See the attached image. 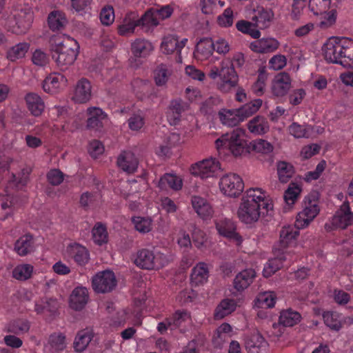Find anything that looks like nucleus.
I'll use <instances>...</instances> for the list:
<instances>
[{"label": "nucleus", "mask_w": 353, "mask_h": 353, "mask_svg": "<svg viewBox=\"0 0 353 353\" xmlns=\"http://www.w3.org/2000/svg\"><path fill=\"white\" fill-rule=\"evenodd\" d=\"M174 329L181 326L190 318V313L185 310H178L171 316L168 317Z\"/></svg>", "instance_id": "680f3d73"}, {"label": "nucleus", "mask_w": 353, "mask_h": 353, "mask_svg": "<svg viewBox=\"0 0 353 353\" xmlns=\"http://www.w3.org/2000/svg\"><path fill=\"white\" fill-rule=\"evenodd\" d=\"M34 268L30 264H21L16 266L12 271V276L19 281H26L32 274Z\"/></svg>", "instance_id": "864d4df0"}, {"label": "nucleus", "mask_w": 353, "mask_h": 353, "mask_svg": "<svg viewBox=\"0 0 353 353\" xmlns=\"http://www.w3.org/2000/svg\"><path fill=\"white\" fill-rule=\"evenodd\" d=\"M114 10L112 6L108 5L102 8L99 13V19L102 25L109 26L114 21Z\"/></svg>", "instance_id": "052dcab7"}, {"label": "nucleus", "mask_w": 353, "mask_h": 353, "mask_svg": "<svg viewBox=\"0 0 353 353\" xmlns=\"http://www.w3.org/2000/svg\"><path fill=\"white\" fill-rule=\"evenodd\" d=\"M352 216L349 202L345 201L332 219L325 223V230L330 232L336 229H345L351 224Z\"/></svg>", "instance_id": "9d476101"}, {"label": "nucleus", "mask_w": 353, "mask_h": 353, "mask_svg": "<svg viewBox=\"0 0 353 353\" xmlns=\"http://www.w3.org/2000/svg\"><path fill=\"white\" fill-rule=\"evenodd\" d=\"M172 74V67L165 63L157 65L153 71L155 84L159 87L165 86Z\"/></svg>", "instance_id": "4c0bfd02"}, {"label": "nucleus", "mask_w": 353, "mask_h": 353, "mask_svg": "<svg viewBox=\"0 0 353 353\" xmlns=\"http://www.w3.org/2000/svg\"><path fill=\"white\" fill-rule=\"evenodd\" d=\"M301 192V186L295 183H290L284 193V200L288 205H293L298 199Z\"/></svg>", "instance_id": "4d7b16f0"}, {"label": "nucleus", "mask_w": 353, "mask_h": 353, "mask_svg": "<svg viewBox=\"0 0 353 353\" xmlns=\"http://www.w3.org/2000/svg\"><path fill=\"white\" fill-rule=\"evenodd\" d=\"M88 301V291L86 288H75L70 297V306L75 310L83 309Z\"/></svg>", "instance_id": "7c9ffc66"}, {"label": "nucleus", "mask_w": 353, "mask_h": 353, "mask_svg": "<svg viewBox=\"0 0 353 353\" xmlns=\"http://www.w3.org/2000/svg\"><path fill=\"white\" fill-rule=\"evenodd\" d=\"M48 22L50 28L53 30H59L67 23L65 14L59 10H54L50 13Z\"/></svg>", "instance_id": "09e8293b"}, {"label": "nucleus", "mask_w": 353, "mask_h": 353, "mask_svg": "<svg viewBox=\"0 0 353 353\" xmlns=\"http://www.w3.org/2000/svg\"><path fill=\"white\" fill-rule=\"evenodd\" d=\"M219 187L225 195L230 197H237L244 189V183L239 174L230 172L221 178Z\"/></svg>", "instance_id": "9b49d317"}, {"label": "nucleus", "mask_w": 353, "mask_h": 353, "mask_svg": "<svg viewBox=\"0 0 353 353\" xmlns=\"http://www.w3.org/2000/svg\"><path fill=\"white\" fill-rule=\"evenodd\" d=\"M24 99L26 107L32 116L39 117L41 115L45 109V103L38 94L28 92L26 94Z\"/></svg>", "instance_id": "b1692460"}, {"label": "nucleus", "mask_w": 353, "mask_h": 353, "mask_svg": "<svg viewBox=\"0 0 353 353\" xmlns=\"http://www.w3.org/2000/svg\"><path fill=\"white\" fill-rule=\"evenodd\" d=\"M252 148L254 151L262 154H270L273 151V145L264 139H256L252 142Z\"/></svg>", "instance_id": "69168bd1"}, {"label": "nucleus", "mask_w": 353, "mask_h": 353, "mask_svg": "<svg viewBox=\"0 0 353 353\" xmlns=\"http://www.w3.org/2000/svg\"><path fill=\"white\" fill-rule=\"evenodd\" d=\"M236 28L239 31L249 34L254 39H259L261 36L260 31L257 29L253 21H239L236 24Z\"/></svg>", "instance_id": "3c124183"}, {"label": "nucleus", "mask_w": 353, "mask_h": 353, "mask_svg": "<svg viewBox=\"0 0 353 353\" xmlns=\"http://www.w3.org/2000/svg\"><path fill=\"white\" fill-rule=\"evenodd\" d=\"M91 97V85L87 79L79 80L75 88L72 99L79 103H86Z\"/></svg>", "instance_id": "e433bc0d"}, {"label": "nucleus", "mask_w": 353, "mask_h": 353, "mask_svg": "<svg viewBox=\"0 0 353 353\" xmlns=\"http://www.w3.org/2000/svg\"><path fill=\"white\" fill-rule=\"evenodd\" d=\"M152 222V219L149 217L133 216L132 218V223L134 225L136 230L143 234L151 231Z\"/></svg>", "instance_id": "13d9d810"}, {"label": "nucleus", "mask_w": 353, "mask_h": 353, "mask_svg": "<svg viewBox=\"0 0 353 353\" xmlns=\"http://www.w3.org/2000/svg\"><path fill=\"white\" fill-rule=\"evenodd\" d=\"M58 309V303L56 299L44 298L37 301L34 305V311L37 314H41L46 317H50L55 314Z\"/></svg>", "instance_id": "c756f323"}, {"label": "nucleus", "mask_w": 353, "mask_h": 353, "mask_svg": "<svg viewBox=\"0 0 353 353\" xmlns=\"http://www.w3.org/2000/svg\"><path fill=\"white\" fill-rule=\"evenodd\" d=\"M279 46V41L271 37L263 38L251 43V49L259 53H268L276 50Z\"/></svg>", "instance_id": "f704fd0d"}, {"label": "nucleus", "mask_w": 353, "mask_h": 353, "mask_svg": "<svg viewBox=\"0 0 353 353\" xmlns=\"http://www.w3.org/2000/svg\"><path fill=\"white\" fill-rule=\"evenodd\" d=\"M220 81L218 82V88L222 92L227 93L237 86L239 77L236 70L223 62L219 71Z\"/></svg>", "instance_id": "2eb2a0df"}, {"label": "nucleus", "mask_w": 353, "mask_h": 353, "mask_svg": "<svg viewBox=\"0 0 353 353\" xmlns=\"http://www.w3.org/2000/svg\"><path fill=\"white\" fill-rule=\"evenodd\" d=\"M353 41L347 37H332L323 45L322 50L325 59L330 63H337L344 68L353 65Z\"/></svg>", "instance_id": "f03ea898"}, {"label": "nucleus", "mask_w": 353, "mask_h": 353, "mask_svg": "<svg viewBox=\"0 0 353 353\" xmlns=\"http://www.w3.org/2000/svg\"><path fill=\"white\" fill-rule=\"evenodd\" d=\"M276 295L272 291L261 292L256 296L255 305L261 308H272L275 305Z\"/></svg>", "instance_id": "49530a36"}, {"label": "nucleus", "mask_w": 353, "mask_h": 353, "mask_svg": "<svg viewBox=\"0 0 353 353\" xmlns=\"http://www.w3.org/2000/svg\"><path fill=\"white\" fill-rule=\"evenodd\" d=\"M236 307V302L234 299H225L217 305L214 312V318L221 319L233 312Z\"/></svg>", "instance_id": "c03bdc74"}, {"label": "nucleus", "mask_w": 353, "mask_h": 353, "mask_svg": "<svg viewBox=\"0 0 353 353\" xmlns=\"http://www.w3.org/2000/svg\"><path fill=\"white\" fill-rule=\"evenodd\" d=\"M209 277L208 265L204 262H199L192 270L190 281L192 285H203Z\"/></svg>", "instance_id": "72a5a7b5"}, {"label": "nucleus", "mask_w": 353, "mask_h": 353, "mask_svg": "<svg viewBox=\"0 0 353 353\" xmlns=\"http://www.w3.org/2000/svg\"><path fill=\"white\" fill-rule=\"evenodd\" d=\"M301 315L299 312L292 308H288L281 311L279 322L284 327H292L298 324L301 321Z\"/></svg>", "instance_id": "a19ab883"}, {"label": "nucleus", "mask_w": 353, "mask_h": 353, "mask_svg": "<svg viewBox=\"0 0 353 353\" xmlns=\"http://www.w3.org/2000/svg\"><path fill=\"white\" fill-rule=\"evenodd\" d=\"M291 88V79L286 72L278 74L272 84V92L277 97L285 95Z\"/></svg>", "instance_id": "bb28decb"}, {"label": "nucleus", "mask_w": 353, "mask_h": 353, "mask_svg": "<svg viewBox=\"0 0 353 353\" xmlns=\"http://www.w3.org/2000/svg\"><path fill=\"white\" fill-rule=\"evenodd\" d=\"M87 112L89 115L87 120L88 128L101 132L108 122L107 114L101 108L97 107L89 108Z\"/></svg>", "instance_id": "412c9836"}, {"label": "nucleus", "mask_w": 353, "mask_h": 353, "mask_svg": "<svg viewBox=\"0 0 353 353\" xmlns=\"http://www.w3.org/2000/svg\"><path fill=\"white\" fill-rule=\"evenodd\" d=\"M299 229L296 226V223L294 226L285 225L282 228L280 232V247L281 251L296 243V237L299 234Z\"/></svg>", "instance_id": "393cba45"}, {"label": "nucleus", "mask_w": 353, "mask_h": 353, "mask_svg": "<svg viewBox=\"0 0 353 353\" xmlns=\"http://www.w3.org/2000/svg\"><path fill=\"white\" fill-rule=\"evenodd\" d=\"M274 16V12L271 9L259 8L254 11L252 21L257 28L263 30L270 27Z\"/></svg>", "instance_id": "a878e982"}, {"label": "nucleus", "mask_w": 353, "mask_h": 353, "mask_svg": "<svg viewBox=\"0 0 353 353\" xmlns=\"http://www.w3.org/2000/svg\"><path fill=\"white\" fill-rule=\"evenodd\" d=\"M66 337L63 333L54 332L50 334L48 343L51 348L57 352L63 351L66 347Z\"/></svg>", "instance_id": "603ef678"}, {"label": "nucleus", "mask_w": 353, "mask_h": 353, "mask_svg": "<svg viewBox=\"0 0 353 353\" xmlns=\"http://www.w3.org/2000/svg\"><path fill=\"white\" fill-rule=\"evenodd\" d=\"M93 338V334L90 330H82L76 334L74 342L73 348L75 352L82 353L88 347Z\"/></svg>", "instance_id": "ea45409f"}, {"label": "nucleus", "mask_w": 353, "mask_h": 353, "mask_svg": "<svg viewBox=\"0 0 353 353\" xmlns=\"http://www.w3.org/2000/svg\"><path fill=\"white\" fill-rule=\"evenodd\" d=\"M67 79L61 73H52L43 82V89L46 92L54 94L66 85Z\"/></svg>", "instance_id": "5701e85b"}, {"label": "nucleus", "mask_w": 353, "mask_h": 353, "mask_svg": "<svg viewBox=\"0 0 353 353\" xmlns=\"http://www.w3.org/2000/svg\"><path fill=\"white\" fill-rule=\"evenodd\" d=\"M262 103L261 99H256L245 103L238 109H222L219 112V118L223 125L234 127L256 113L261 107Z\"/></svg>", "instance_id": "39448f33"}, {"label": "nucleus", "mask_w": 353, "mask_h": 353, "mask_svg": "<svg viewBox=\"0 0 353 353\" xmlns=\"http://www.w3.org/2000/svg\"><path fill=\"white\" fill-rule=\"evenodd\" d=\"M174 9L170 5L158 6L147 10L144 13L148 27H157L160 20L169 18L173 13Z\"/></svg>", "instance_id": "6ab92c4d"}, {"label": "nucleus", "mask_w": 353, "mask_h": 353, "mask_svg": "<svg viewBox=\"0 0 353 353\" xmlns=\"http://www.w3.org/2000/svg\"><path fill=\"white\" fill-rule=\"evenodd\" d=\"M255 276L256 272L252 268L245 269L239 272L233 281L234 288L238 292L243 291L250 285Z\"/></svg>", "instance_id": "cd10ccee"}, {"label": "nucleus", "mask_w": 353, "mask_h": 353, "mask_svg": "<svg viewBox=\"0 0 353 353\" xmlns=\"http://www.w3.org/2000/svg\"><path fill=\"white\" fill-rule=\"evenodd\" d=\"M244 134V130L238 128L231 132L223 134L215 141L218 152L220 153L221 150L226 149L235 157L241 155L246 146Z\"/></svg>", "instance_id": "423d86ee"}, {"label": "nucleus", "mask_w": 353, "mask_h": 353, "mask_svg": "<svg viewBox=\"0 0 353 353\" xmlns=\"http://www.w3.org/2000/svg\"><path fill=\"white\" fill-rule=\"evenodd\" d=\"M320 211L318 196L312 193L305 197L303 209L299 212L296 219V226L298 228H304L318 215Z\"/></svg>", "instance_id": "1a4fd4ad"}, {"label": "nucleus", "mask_w": 353, "mask_h": 353, "mask_svg": "<svg viewBox=\"0 0 353 353\" xmlns=\"http://www.w3.org/2000/svg\"><path fill=\"white\" fill-rule=\"evenodd\" d=\"M132 87L136 97L141 101H153L157 97V88L148 80L135 79L132 81Z\"/></svg>", "instance_id": "f3484780"}, {"label": "nucleus", "mask_w": 353, "mask_h": 353, "mask_svg": "<svg viewBox=\"0 0 353 353\" xmlns=\"http://www.w3.org/2000/svg\"><path fill=\"white\" fill-rule=\"evenodd\" d=\"M292 261L290 252L281 251V254L267 262L263 271V276L267 278L270 277L281 268L288 266Z\"/></svg>", "instance_id": "aec40b11"}, {"label": "nucleus", "mask_w": 353, "mask_h": 353, "mask_svg": "<svg viewBox=\"0 0 353 353\" xmlns=\"http://www.w3.org/2000/svg\"><path fill=\"white\" fill-rule=\"evenodd\" d=\"M249 131L256 135H261L269 130V123L267 119L261 116H256L247 124Z\"/></svg>", "instance_id": "79ce46f5"}, {"label": "nucleus", "mask_w": 353, "mask_h": 353, "mask_svg": "<svg viewBox=\"0 0 353 353\" xmlns=\"http://www.w3.org/2000/svg\"><path fill=\"white\" fill-rule=\"evenodd\" d=\"M33 244V237L30 234H26L17 241L14 249L20 256H26L32 251Z\"/></svg>", "instance_id": "a18cd8bd"}, {"label": "nucleus", "mask_w": 353, "mask_h": 353, "mask_svg": "<svg viewBox=\"0 0 353 353\" xmlns=\"http://www.w3.org/2000/svg\"><path fill=\"white\" fill-rule=\"evenodd\" d=\"M47 179L52 185H59L63 182L64 174L59 169H52L48 172Z\"/></svg>", "instance_id": "774afa93"}, {"label": "nucleus", "mask_w": 353, "mask_h": 353, "mask_svg": "<svg viewBox=\"0 0 353 353\" xmlns=\"http://www.w3.org/2000/svg\"><path fill=\"white\" fill-rule=\"evenodd\" d=\"M167 256L154 248L139 250L134 259L137 266L145 270H159L168 263Z\"/></svg>", "instance_id": "0eeeda50"}, {"label": "nucleus", "mask_w": 353, "mask_h": 353, "mask_svg": "<svg viewBox=\"0 0 353 353\" xmlns=\"http://www.w3.org/2000/svg\"><path fill=\"white\" fill-rule=\"evenodd\" d=\"M30 170L24 168L17 176L13 173L8 179V183L4 192L0 193V221H3L12 215L17 205L15 192L22 189L27 183Z\"/></svg>", "instance_id": "7ed1b4c3"}, {"label": "nucleus", "mask_w": 353, "mask_h": 353, "mask_svg": "<svg viewBox=\"0 0 353 353\" xmlns=\"http://www.w3.org/2000/svg\"><path fill=\"white\" fill-rule=\"evenodd\" d=\"M153 49L152 43L144 39H137L131 44L132 53L136 58L148 57Z\"/></svg>", "instance_id": "58836bf2"}, {"label": "nucleus", "mask_w": 353, "mask_h": 353, "mask_svg": "<svg viewBox=\"0 0 353 353\" xmlns=\"http://www.w3.org/2000/svg\"><path fill=\"white\" fill-rule=\"evenodd\" d=\"M273 209L272 201L261 188H250L243 195L237 214L245 224L256 222L261 214H268Z\"/></svg>", "instance_id": "f257e3e1"}, {"label": "nucleus", "mask_w": 353, "mask_h": 353, "mask_svg": "<svg viewBox=\"0 0 353 353\" xmlns=\"http://www.w3.org/2000/svg\"><path fill=\"white\" fill-rule=\"evenodd\" d=\"M325 324L332 330H339L341 327V321L339 319V314L334 312L327 311L323 314Z\"/></svg>", "instance_id": "e2e57ef3"}, {"label": "nucleus", "mask_w": 353, "mask_h": 353, "mask_svg": "<svg viewBox=\"0 0 353 353\" xmlns=\"http://www.w3.org/2000/svg\"><path fill=\"white\" fill-rule=\"evenodd\" d=\"M157 186L161 190L170 188L178 191L183 187V180L176 174L165 173L159 179Z\"/></svg>", "instance_id": "473e14b6"}, {"label": "nucleus", "mask_w": 353, "mask_h": 353, "mask_svg": "<svg viewBox=\"0 0 353 353\" xmlns=\"http://www.w3.org/2000/svg\"><path fill=\"white\" fill-rule=\"evenodd\" d=\"M148 26L144 14L139 17L137 12H129L125 15L122 23L118 26V34L121 36H128L134 33L136 27Z\"/></svg>", "instance_id": "4468645a"}, {"label": "nucleus", "mask_w": 353, "mask_h": 353, "mask_svg": "<svg viewBox=\"0 0 353 353\" xmlns=\"http://www.w3.org/2000/svg\"><path fill=\"white\" fill-rule=\"evenodd\" d=\"M188 42L187 39H183L180 41L174 36L165 37L161 45V50L164 54H172L176 52L181 54V50L185 47Z\"/></svg>", "instance_id": "c85d7f7f"}, {"label": "nucleus", "mask_w": 353, "mask_h": 353, "mask_svg": "<svg viewBox=\"0 0 353 353\" xmlns=\"http://www.w3.org/2000/svg\"><path fill=\"white\" fill-rule=\"evenodd\" d=\"M213 45V41L211 39H201L196 46L194 52L195 59L203 61L210 57L214 52Z\"/></svg>", "instance_id": "c9c22d12"}, {"label": "nucleus", "mask_w": 353, "mask_h": 353, "mask_svg": "<svg viewBox=\"0 0 353 353\" xmlns=\"http://www.w3.org/2000/svg\"><path fill=\"white\" fill-rule=\"evenodd\" d=\"M330 2V0H310L309 8L314 14H322L328 10Z\"/></svg>", "instance_id": "bf43d9fd"}, {"label": "nucleus", "mask_w": 353, "mask_h": 353, "mask_svg": "<svg viewBox=\"0 0 353 353\" xmlns=\"http://www.w3.org/2000/svg\"><path fill=\"white\" fill-rule=\"evenodd\" d=\"M192 241L194 245L200 250L205 247L207 237L205 232L199 228H195L192 234Z\"/></svg>", "instance_id": "338daca9"}, {"label": "nucleus", "mask_w": 353, "mask_h": 353, "mask_svg": "<svg viewBox=\"0 0 353 353\" xmlns=\"http://www.w3.org/2000/svg\"><path fill=\"white\" fill-rule=\"evenodd\" d=\"M64 257L68 261L73 260L78 265L83 266L88 263L90 253L85 246L71 243L66 247Z\"/></svg>", "instance_id": "a211bd4d"}, {"label": "nucleus", "mask_w": 353, "mask_h": 353, "mask_svg": "<svg viewBox=\"0 0 353 353\" xmlns=\"http://www.w3.org/2000/svg\"><path fill=\"white\" fill-rule=\"evenodd\" d=\"M145 121L144 112L141 110H138L130 114L128 119V124L131 130L139 131L144 126Z\"/></svg>", "instance_id": "8fccbe9b"}, {"label": "nucleus", "mask_w": 353, "mask_h": 353, "mask_svg": "<svg viewBox=\"0 0 353 353\" xmlns=\"http://www.w3.org/2000/svg\"><path fill=\"white\" fill-rule=\"evenodd\" d=\"M52 59L61 70L67 69L77 59L79 46L77 41L70 37L62 39L61 37L50 39Z\"/></svg>", "instance_id": "20e7f679"}, {"label": "nucleus", "mask_w": 353, "mask_h": 353, "mask_svg": "<svg viewBox=\"0 0 353 353\" xmlns=\"http://www.w3.org/2000/svg\"><path fill=\"white\" fill-rule=\"evenodd\" d=\"M216 229L219 234L237 246L241 245L243 237L236 232V225L232 219L220 218L215 221Z\"/></svg>", "instance_id": "f8f14e48"}, {"label": "nucleus", "mask_w": 353, "mask_h": 353, "mask_svg": "<svg viewBox=\"0 0 353 353\" xmlns=\"http://www.w3.org/2000/svg\"><path fill=\"white\" fill-rule=\"evenodd\" d=\"M191 202L194 211L201 219H208L212 216V208L205 199L199 196H193Z\"/></svg>", "instance_id": "2f4dec72"}, {"label": "nucleus", "mask_w": 353, "mask_h": 353, "mask_svg": "<svg viewBox=\"0 0 353 353\" xmlns=\"http://www.w3.org/2000/svg\"><path fill=\"white\" fill-rule=\"evenodd\" d=\"M29 48V43L26 42L19 43L8 50L6 57L10 61H15L17 59H22L25 57Z\"/></svg>", "instance_id": "de8ad7c7"}, {"label": "nucleus", "mask_w": 353, "mask_h": 353, "mask_svg": "<svg viewBox=\"0 0 353 353\" xmlns=\"http://www.w3.org/2000/svg\"><path fill=\"white\" fill-rule=\"evenodd\" d=\"M92 238L94 242L99 245L106 243L108 239L106 227L101 223H97L92 229Z\"/></svg>", "instance_id": "6e6d98bb"}, {"label": "nucleus", "mask_w": 353, "mask_h": 353, "mask_svg": "<svg viewBox=\"0 0 353 353\" xmlns=\"http://www.w3.org/2000/svg\"><path fill=\"white\" fill-rule=\"evenodd\" d=\"M277 174L281 183H287L293 176V166L285 161H279L277 164Z\"/></svg>", "instance_id": "5fc2aeb1"}, {"label": "nucleus", "mask_w": 353, "mask_h": 353, "mask_svg": "<svg viewBox=\"0 0 353 353\" xmlns=\"http://www.w3.org/2000/svg\"><path fill=\"white\" fill-rule=\"evenodd\" d=\"M221 169V164L216 158L210 157L192 164L190 172L201 179L212 177Z\"/></svg>", "instance_id": "ddd939ff"}, {"label": "nucleus", "mask_w": 353, "mask_h": 353, "mask_svg": "<svg viewBox=\"0 0 353 353\" xmlns=\"http://www.w3.org/2000/svg\"><path fill=\"white\" fill-rule=\"evenodd\" d=\"M117 163L123 172L127 174H133L138 168L139 160L133 152L123 151L118 156Z\"/></svg>", "instance_id": "4be33fe9"}, {"label": "nucleus", "mask_w": 353, "mask_h": 353, "mask_svg": "<svg viewBox=\"0 0 353 353\" xmlns=\"http://www.w3.org/2000/svg\"><path fill=\"white\" fill-rule=\"evenodd\" d=\"M13 19L6 21L5 26L8 31L16 34H25L33 21V12L28 6L15 9L12 12Z\"/></svg>", "instance_id": "6e6552de"}, {"label": "nucleus", "mask_w": 353, "mask_h": 353, "mask_svg": "<svg viewBox=\"0 0 353 353\" xmlns=\"http://www.w3.org/2000/svg\"><path fill=\"white\" fill-rule=\"evenodd\" d=\"M116 285L115 275L110 270L99 272L92 279V288L97 292L105 293L110 292Z\"/></svg>", "instance_id": "dca6fc26"}, {"label": "nucleus", "mask_w": 353, "mask_h": 353, "mask_svg": "<svg viewBox=\"0 0 353 353\" xmlns=\"http://www.w3.org/2000/svg\"><path fill=\"white\" fill-rule=\"evenodd\" d=\"M288 131L295 138L308 137L310 128L294 122L289 126Z\"/></svg>", "instance_id": "0e129e2a"}, {"label": "nucleus", "mask_w": 353, "mask_h": 353, "mask_svg": "<svg viewBox=\"0 0 353 353\" xmlns=\"http://www.w3.org/2000/svg\"><path fill=\"white\" fill-rule=\"evenodd\" d=\"M268 343L260 334H254L247 343L248 353H266Z\"/></svg>", "instance_id": "37998d69"}]
</instances>
